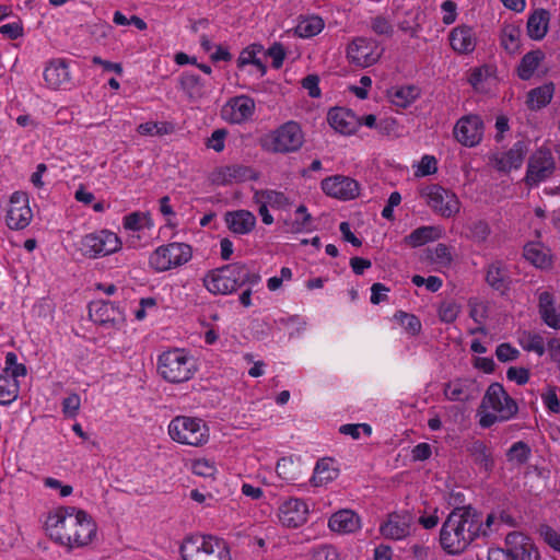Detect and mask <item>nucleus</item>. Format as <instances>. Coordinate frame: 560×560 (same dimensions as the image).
<instances>
[{
  "label": "nucleus",
  "mask_w": 560,
  "mask_h": 560,
  "mask_svg": "<svg viewBox=\"0 0 560 560\" xmlns=\"http://www.w3.org/2000/svg\"><path fill=\"white\" fill-rule=\"evenodd\" d=\"M46 530L51 539L69 548L88 546L97 526L90 514L75 506H60L47 517Z\"/></svg>",
  "instance_id": "nucleus-1"
},
{
  "label": "nucleus",
  "mask_w": 560,
  "mask_h": 560,
  "mask_svg": "<svg viewBox=\"0 0 560 560\" xmlns=\"http://www.w3.org/2000/svg\"><path fill=\"white\" fill-rule=\"evenodd\" d=\"M487 536L479 516L470 508L454 509L442 525L440 544L447 553L463 552L478 536Z\"/></svg>",
  "instance_id": "nucleus-2"
},
{
  "label": "nucleus",
  "mask_w": 560,
  "mask_h": 560,
  "mask_svg": "<svg viewBox=\"0 0 560 560\" xmlns=\"http://www.w3.org/2000/svg\"><path fill=\"white\" fill-rule=\"evenodd\" d=\"M260 276L253 272L243 262H234L209 271L203 278V285L213 294H230L244 284H257Z\"/></svg>",
  "instance_id": "nucleus-3"
},
{
  "label": "nucleus",
  "mask_w": 560,
  "mask_h": 560,
  "mask_svg": "<svg viewBox=\"0 0 560 560\" xmlns=\"http://www.w3.org/2000/svg\"><path fill=\"white\" fill-rule=\"evenodd\" d=\"M479 424L481 428H490L497 422H505L513 419L518 412V405L500 383H492L487 388L480 407Z\"/></svg>",
  "instance_id": "nucleus-4"
},
{
  "label": "nucleus",
  "mask_w": 560,
  "mask_h": 560,
  "mask_svg": "<svg viewBox=\"0 0 560 560\" xmlns=\"http://www.w3.org/2000/svg\"><path fill=\"white\" fill-rule=\"evenodd\" d=\"M184 560H232L228 544L211 535H194L180 546Z\"/></svg>",
  "instance_id": "nucleus-5"
},
{
  "label": "nucleus",
  "mask_w": 560,
  "mask_h": 560,
  "mask_svg": "<svg viewBox=\"0 0 560 560\" xmlns=\"http://www.w3.org/2000/svg\"><path fill=\"white\" fill-rule=\"evenodd\" d=\"M158 371L170 383H183L190 380L195 372V362L184 349H172L159 357Z\"/></svg>",
  "instance_id": "nucleus-6"
},
{
  "label": "nucleus",
  "mask_w": 560,
  "mask_h": 560,
  "mask_svg": "<svg viewBox=\"0 0 560 560\" xmlns=\"http://www.w3.org/2000/svg\"><path fill=\"white\" fill-rule=\"evenodd\" d=\"M168 434L177 443L202 446L209 440V428L200 418L177 416L168 424Z\"/></svg>",
  "instance_id": "nucleus-7"
},
{
  "label": "nucleus",
  "mask_w": 560,
  "mask_h": 560,
  "mask_svg": "<svg viewBox=\"0 0 560 560\" xmlns=\"http://www.w3.org/2000/svg\"><path fill=\"white\" fill-rule=\"evenodd\" d=\"M304 143V133L300 124L290 120L282 124L260 140L261 147L275 153L298 151Z\"/></svg>",
  "instance_id": "nucleus-8"
},
{
  "label": "nucleus",
  "mask_w": 560,
  "mask_h": 560,
  "mask_svg": "<svg viewBox=\"0 0 560 560\" xmlns=\"http://www.w3.org/2000/svg\"><path fill=\"white\" fill-rule=\"evenodd\" d=\"M192 250L185 243H170L159 246L149 257V265L158 272L180 267L191 259Z\"/></svg>",
  "instance_id": "nucleus-9"
},
{
  "label": "nucleus",
  "mask_w": 560,
  "mask_h": 560,
  "mask_svg": "<svg viewBox=\"0 0 560 560\" xmlns=\"http://www.w3.org/2000/svg\"><path fill=\"white\" fill-rule=\"evenodd\" d=\"M80 245L82 254L94 259L118 252L122 243L116 233L103 229L84 235Z\"/></svg>",
  "instance_id": "nucleus-10"
},
{
  "label": "nucleus",
  "mask_w": 560,
  "mask_h": 560,
  "mask_svg": "<svg viewBox=\"0 0 560 560\" xmlns=\"http://www.w3.org/2000/svg\"><path fill=\"white\" fill-rule=\"evenodd\" d=\"M420 195L432 211L443 218H452L460 210L458 197L440 185H429L421 190Z\"/></svg>",
  "instance_id": "nucleus-11"
},
{
  "label": "nucleus",
  "mask_w": 560,
  "mask_h": 560,
  "mask_svg": "<svg viewBox=\"0 0 560 560\" xmlns=\"http://www.w3.org/2000/svg\"><path fill=\"white\" fill-rule=\"evenodd\" d=\"M556 170L552 152L547 147L537 149L529 158L525 182L529 186H537L549 178Z\"/></svg>",
  "instance_id": "nucleus-12"
},
{
  "label": "nucleus",
  "mask_w": 560,
  "mask_h": 560,
  "mask_svg": "<svg viewBox=\"0 0 560 560\" xmlns=\"http://www.w3.org/2000/svg\"><path fill=\"white\" fill-rule=\"evenodd\" d=\"M382 50L376 40L366 37L354 38L347 48L349 61L358 67L366 68L378 61Z\"/></svg>",
  "instance_id": "nucleus-13"
},
{
  "label": "nucleus",
  "mask_w": 560,
  "mask_h": 560,
  "mask_svg": "<svg viewBox=\"0 0 560 560\" xmlns=\"http://www.w3.org/2000/svg\"><path fill=\"white\" fill-rule=\"evenodd\" d=\"M33 213L28 205L27 194L24 191L13 192L5 215L8 228L23 230L31 223Z\"/></svg>",
  "instance_id": "nucleus-14"
},
{
  "label": "nucleus",
  "mask_w": 560,
  "mask_h": 560,
  "mask_svg": "<svg viewBox=\"0 0 560 560\" xmlns=\"http://www.w3.org/2000/svg\"><path fill=\"white\" fill-rule=\"evenodd\" d=\"M453 135L460 144L476 147L482 140L483 121L478 115L463 116L455 124Z\"/></svg>",
  "instance_id": "nucleus-15"
},
{
  "label": "nucleus",
  "mask_w": 560,
  "mask_h": 560,
  "mask_svg": "<svg viewBox=\"0 0 560 560\" xmlns=\"http://www.w3.org/2000/svg\"><path fill=\"white\" fill-rule=\"evenodd\" d=\"M504 542V549L514 560H540V553L533 539L522 532L509 533Z\"/></svg>",
  "instance_id": "nucleus-16"
},
{
  "label": "nucleus",
  "mask_w": 560,
  "mask_h": 560,
  "mask_svg": "<svg viewBox=\"0 0 560 560\" xmlns=\"http://www.w3.org/2000/svg\"><path fill=\"white\" fill-rule=\"evenodd\" d=\"M323 191L340 200H351L359 196L360 186L357 180L343 175H335L322 180Z\"/></svg>",
  "instance_id": "nucleus-17"
},
{
  "label": "nucleus",
  "mask_w": 560,
  "mask_h": 560,
  "mask_svg": "<svg viewBox=\"0 0 560 560\" xmlns=\"http://www.w3.org/2000/svg\"><path fill=\"white\" fill-rule=\"evenodd\" d=\"M308 515L307 504L300 499H288L278 509L280 523L288 528H296L306 523Z\"/></svg>",
  "instance_id": "nucleus-18"
},
{
  "label": "nucleus",
  "mask_w": 560,
  "mask_h": 560,
  "mask_svg": "<svg viewBox=\"0 0 560 560\" xmlns=\"http://www.w3.org/2000/svg\"><path fill=\"white\" fill-rule=\"evenodd\" d=\"M256 178L254 170L241 164H231L217 167L210 175L214 185L225 186L234 183H243Z\"/></svg>",
  "instance_id": "nucleus-19"
},
{
  "label": "nucleus",
  "mask_w": 560,
  "mask_h": 560,
  "mask_svg": "<svg viewBox=\"0 0 560 560\" xmlns=\"http://www.w3.org/2000/svg\"><path fill=\"white\" fill-rule=\"evenodd\" d=\"M255 112V102L247 95L231 98L222 108V116L233 124L248 120Z\"/></svg>",
  "instance_id": "nucleus-20"
},
{
  "label": "nucleus",
  "mask_w": 560,
  "mask_h": 560,
  "mask_svg": "<svg viewBox=\"0 0 560 560\" xmlns=\"http://www.w3.org/2000/svg\"><path fill=\"white\" fill-rule=\"evenodd\" d=\"M327 120L331 128L342 135H351L361 126L360 117L352 110L336 107L328 112Z\"/></svg>",
  "instance_id": "nucleus-21"
},
{
  "label": "nucleus",
  "mask_w": 560,
  "mask_h": 560,
  "mask_svg": "<svg viewBox=\"0 0 560 560\" xmlns=\"http://www.w3.org/2000/svg\"><path fill=\"white\" fill-rule=\"evenodd\" d=\"M361 526V517L349 509L335 512L328 520L330 530L338 534H353L358 532Z\"/></svg>",
  "instance_id": "nucleus-22"
},
{
  "label": "nucleus",
  "mask_w": 560,
  "mask_h": 560,
  "mask_svg": "<svg viewBox=\"0 0 560 560\" xmlns=\"http://www.w3.org/2000/svg\"><path fill=\"white\" fill-rule=\"evenodd\" d=\"M551 14L547 9L537 8L533 10L526 22V34L532 40H541L546 37L549 25H550Z\"/></svg>",
  "instance_id": "nucleus-23"
},
{
  "label": "nucleus",
  "mask_w": 560,
  "mask_h": 560,
  "mask_svg": "<svg viewBox=\"0 0 560 560\" xmlns=\"http://www.w3.org/2000/svg\"><path fill=\"white\" fill-rule=\"evenodd\" d=\"M228 229L237 235L249 234L256 226V217L248 210L228 211L224 214Z\"/></svg>",
  "instance_id": "nucleus-24"
},
{
  "label": "nucleus",
  "mask_w": 560,
  "mask_h": 560,
  "mask_svg": "<svg viewBox=\"0 0 560 560\" xmlns=\"http://www.w3.org/2000/svg\"><path fill=\"white\" fill-rule=\"evenodd\" d=\"M44 80L46 84L57 90L70 82V72L65 59L50 60L44 70Z\"/></svg>",
  "instance_id": "nucleus-25"
},
{
  "label": "nucleus",
  "mask_w": 560,
  "mask_h": 560,
  "mask_svg": "<svg viewBox=\"0 0 560 560\" xmlns=\"http://www.w3.org/2000/svg\"><path fill=\"white\" fill-rule=\"evenodd\" d=\"M523 256L533 266L542 270L550 269L553 264L550 248L540 242L527 243Z\"/></svg>",
  "instance_id": "nucleus-26"
},
{
  "label": "nucleus",
  "mask_w": 560,
  "mask_h": 560,
  "mask_svg": "<svg viewBox=\"0 0 560 560\" xmlns=\"http://www.w3.org/2000/svg\"><path fill=\"white\" fill-rule=\"evenodd\" d=\"M90 318L98 325L115 324L121 313L114 304L107 301H94L89 305Z\"/></svg>",
  "instance_id": "nucleus-27"
},
{
  "label": "nucleus",
  "mask_w": 560,
  "mask_h": 560,
  "mask_svg": "<svg viewBox=\"0 0 560 560\" xmlns=\"http://www.w3.org/2000/svg\"><path fill=\"white\" fill-rule=\"evenodd\" d=\"M409 528V516L392 513L387 521L381 525L380 532L385 538L399 540L408 536Z\"/></svg>",
  "instance_id": "nucleus-28"
},
{
  "label": "nucleus",
  "mask_w": 560,
  "mask_h": 560,
  "mask_svg": "<svg viewBox=\"0 0 560 560\" xmlns=\"http://www.w3.org/2000/svg\"><path fill=\"white\" fill-rule=\"evenodd\" d=\"M486 282L495 291L504 293L510 285V276L506 265L502 260H494L487 266Z\"/></svg>",
  "instance_id": "nucleus-29"
},
{
  "label": "nucleus",
  "mask_w": 560,
  "mask_h": 560,
  "mask_svg": "<svg viewBox=\"0 0 560 560\" xmlns=\"http://www.w3.org/2000/svg\"><path fill=\"white\" fill-rule=\"evenodd\" d=\"M556 91L553 82H547L527 92L526 106L529 110L537 112L550 104Z\"/></svg>",
  "instance_id": "nucleus-30"
},
{
  "label": "nucleus",
  "mask_w": 560,
  "mask_h": 560,
  "mask_svg": "<svg viewBox=\"0 0 560 560\" xmlns=\"http://www.w3.org/2000/svg\"><path fill=\"white\" fill-rule=\"evenodd\" d=\"M538 312L542 322L550 328L560 330V311L555 305L553 295L544 291L538 296Z\"/></svg>",
  "instance_id": "nucleus-31"
},
{
  "label": "nucleus",
  "mask_w": 560,
  "mask_h": 560,
  "mask_svg": "<svg viewBox=\"0 0 560 560\" xmlns=\"http://www.w3.org/2000/svg\"><path fill=\"white\" fill-rule=\"evenodd\" d=\"M475 392V382L468 378H456L445 384L444 395L450 401H467Z\"/></svg>",
  "instance_id": "nucleus-32"
},
{
  "label": "nucleus",
  "mask_w": 560,
  "mask_h": 560,
  "mask_svg": "<svg viewBox=\"0 0 560 560\" xmlns=\"http://www.w3.org/2000/svg\"><path fill=\"white\" fill-rule=\"evenodd\" d=\"M527 152L528 142L525 140L516 141L512 148L498 160L499 170L506 172L512 168H520Z\"/></svg>",
  "instance_id": "nucleus-33"
},
{
  "label": "nucleus",
  "mask_w": 560,
  "mask_h": 560,
  "mask_svg": "<svg viewBox=\"0 0 560 560\" xmlns=\"http://www.w3.org/2000/svg\"><path fill=\"white\" fill-rule=\"evenodd\" d=\"M452 48L459 54H469L476 47V37L469 26L455 27L450 34Z\"/></svg>",
  "instance_id": "nucleus-34"
},
{
  "label": "nucleus",
  "mask_w": 560,
  "mask_h": 560,
  "mask_svg": "<svg viewBox=\"0 0 560 560\" xmlns=\"http://www.w3.org/2000/svg\"><path fill=\"white\" fill-rule=\"evenodd\" d=\"M545 57V52L539 48L526 52L515 69L517 77L523 81L530 80Z\"/></svg>",
  "instance_id": "nucleus-35"
},
{
  "label": "nucleus",
  "mask_w": 560,
  "mask_h": 560,
  "mask_svg": "<svg viewBox=\"0 0 560 560\" xmlns=\"http://www.w3.org/2000/svg\"><path fill=\"white\" fill-rule=\"evenodd\" d=\"M522 31L514 23L504 24L500 32V45L509 54L515 55L521 49Z\"/></svg>",
  "instance_id": "nucleus-36"
},
{
  "label": "nucleus",
  "mask_w": 560,
  "mask_h": 560,
  "mask_svg": "<svg viewBox=\"0 0 560 560\" xmlns=\"http://www.w3.org/2000/svg\"><path fill=\"white\" fill-rule=\"evenodd\" d=\"M476 465L489 472L494 466V460L490 447L485 442L476 440L467 448Z\"/></svg>",
  "instance_id": "nucleus-37"
},
{
  "label": "nucleus",
  "mask_w": 560,
  "mask_h": 560,
  "mask_svg": "<svg viewBox=\"0 0 560 560\" xmlns=\"http://www.w3.org/2000/svg\"><path fill=\"white\" fill-rule=\"evenodd\" d=\"M339 470L334 466L330 458H323L317 462L311 482L315 487H322L331 482L338 477Z\"/></svg>",
  "instance_id": "nucleus-38"
},
{
  "label": "nucleus",
  "mask_w": 560,
  "mask_h": 560,
  "mask_svg": "<svg viewBox=\"0 0 560 560\" xmlns=\"http://www.w3.org/2000/svg\"><path fill=\"white\" fill-rule=\"evenodd\" d=\"M442 236L440 226H420L405 237V243L411 247H419Z\"/></svg>",
  "instance_id": "nucleus-39"
},
{
  "label": "nucleus",
  "mask_w": 560,
  "mask_h": 560,
  "mask_svg": "<svg viewBox=\"0 0 560 560\" xmlns=\"http://www.w3.org/2000/svg\"><path fill=\"white\" fill-rule=\"evenodd\" d=\"M295 218L288 219L284 221V231L287 233H301L303 231H310L313 218L307 212V208L301 205L295 210Z\"/></svg>",
  "instance_id": "nucleus-40"
},
{
  "label": "nucleus",
  "mask_w": 560,
  "mask_h": 560,
  "mask_svg": "<svg viewBox=\"0 0 560 560\" xmlns=\"http://www.w3.org/2000/svg\"><path fill=\"white\" fill-rule=\"evenodd\" d=\"M180 89L191 100H199L206 95V89L199 75L184 72L179 78Z\"/></svg>",
  "instance_id": "nucleus-41"
},
{
  "label": "nucleus",
  "mask_w": 560,
  "mask_h": 560,
  "mask_svg": "<svg viewBox=\"0 0 560 560\" xmlns=\"http://www.w3.org/2000/svg\"><path fill=\"white\" fill-rule=\"evenodd\" d=\"M20 385L18 377L9 373L0 374V404L9 405L19 396Z\"/></svg>",
  "instance_id": "nucleus-42"
},
{
  "label": "nucleus",
  "mask_w": 560,
  "mask_h": 560,
  "mask_svg": "<svg viewBox=\"0 0 560 560\" xmlns=\"http://www.w3.org/2000/svg\"><path fill=\"white\" fill-rule=\"evenodd\" d=\"M324 26V20L318 15L301 18L295 26V34L302 38H311L319 34Z\"/></svg>",
  "instance_id": "nucleus-43"
},
{
  "label": "nucleus",
  "mask_w": 560,
  "mask_h": 560,
  "mask_svg": "<svg viewBox=\"0 0 560 560\" xmlns=\"http://www.w3.org/2000/svg\"><path fill=\"white\" fill-rule=\"evenodd\" d=\"M262 50V46L260 45H250L243 49L237 59V67L243 68L247 65H254L257 70L260 72V75L266 73V66L264 62L257 57V54Z\"/></svg>",
  "instance_id": "nucleus-44"
},
{
  "label": "nucleus",
  "mask_w": 560,
  "mask_h": 560,
  "mask_svg": "<svg viewBox=\"0 0 560 560\" xmlns=\"http://www.w3.org/2000/svg\"><path fill=\"white\" fill-rule=\"evenodd\" d=\"M256 201H262L272 208H285L290 205L289 199L283 192L276 190H261L255 192Z\"/></svg>",
  "instance_id": "nucleus-45"
},
{
  "label": "nucleus",
  "mask_w": 560,
  "mask_h": 560,
  "mask_svg": "<svg viewBox=\"0 0 560 560\" xmlns=\"http://www.w3.org/2000/svg\"><path fill=\"white\" fill-rule=\"evenodd\" d=\"M532 450L523 441L515 442L506 452V458L510 463L517 466L526 464L530 457Z\"/></svg>",
  "instance_id": "nucleus-46"
},
{
  "label": "nucleus",
  "mask_w": 560,
  "mask_h": 560,
  "mask_svg": "<svg viewBox=\"0 0 560 560\" xmlns=\"http://www.w3.org/2000/svg\"><path fill=\"white\" fill-rule=\"evenodd\" d=\"M460 310L462 307L456 301L444 300L438 307L439 319L445 324L454 323L457 319Z\"/></svg>",
  "instance_id": "nucleus-47"
},
{
  "label": "nucleus",
  "mask_w": 560,
  "mask_h": 560,
  "mask_svg": "<svg viewBox=\"0 0 560 560\" xmlns=\"http://www.w3.org/2000/svg\"><path fill=\"white\" fill-rule=\"evenodd\" d=\"M467 237L476 243H483L488 240L491 229L487 221L475 220L467 225Z\"/></svg>",
  "instance_id": "nucleus-48"
},
{
  "label": "nucleus",
  "mask_w": 560,
  "mask_h": 560,
  "mask_svg": "<svg viewBox=\"0 0 560 560\" xmlns=\"http://www.w3.org/2000/svg\"><path fill=\"white\" fill-rule=\"evenodd\" d=\"M394 317L411 336H417L421 331L422 325L416 315L406 313L404 311H398Z\"/></svg>",
  "instance_id": "nucleus-49"
},
{
  "label": "nucleus",
  "mask_w": 560,
  "mask_h": 560,
  "mask_svg": "<svg viewBox=\"0 0 560 560\" xmlns=\"http://www.w3.org/2000/svg\"><path fill=\"white\" fill-rule=\"evenodd\" d=\"M152 225L150 215L143 212H132L124 218V228L130 231H140Z\"/></svg>",
  "instance_id": "nucleus-50"
},
{
  "label": "nucleus",
  "mask_w": 560,
  "mask_h": 560,
  "mask_svg": "<svg viewBox=\"0 0 560 560\" xmlns=\"http://www.w3.org/2000/svg\"><path fill=\"white\" fill-rule=\"evenodd\" d=\"M539 537L552 550L560 552V532L548 524H540L538 529Z\"/></svg>",
  "instance_id": "nucleus-51"
},
{
  "label": "nucleus",
  "mask_w": 560,
  "mask_h": 560,
  "mask_svg": "<svg viewBox=\"0 0 560 560\" xmlns=\"http://www.w3.org/2000/svg\"><path fill=\"white\" fill-rule=\"evenodd\" d=\"M418 96V89L415 86H404L398 89L393 95V103L400 107H407Z\"/></svg>",
  "instance_id": "nucleus-52"
},
{
  "label": "nucleus",
  "mask_w": 560,
  "mask_h": 560,
  "mask_svg": "<svg viewBox=\"0 0 560 560\" xmlns=\"http://www.w3.org/2000/svg\"><path fill=\"white\" fill-rule=\"evenodd\" d=\"M370 27L377 35L390 37L394 34L393 24L387 18L383 15L372 18L370 22Z\"/></svg>",
  "instance_id": "nucleus-53"
},
{
  "label": "nucleus",
  "mask_w": 560,
  "mask_h": 560,
  "mask_svg": "<svg viewBox=\"0 0 560 560\" xmlns=\"http://www.w3.org/2000/svg\"><path fill=\"white\" fill-rule=\"evenodd\" d=\"M2 373H9L15 377L25 376L27 371L24 364L18 363V357L14 352L5 354V368Z\"/></svg>",
  "instance_id": "nucleus-54"
},
{
  "label": "nucleus",
  "mask_w": 560,
  "mask_h": 560,
  "mask_svg": "<svg viewBox=\"0 0 560 560\" xmlns=\"http://www.w3.org/2000/svg\"><path fill=\"white\" fill-rule=\"evenodd\" d=\"M469 316L477 323L482 324L488 317V306L486 303L480 302L476 299H470L468 302Z\"/></svg>",
  "instance_id": "nucleus-55"
},
{
  "label": "nucleus",
  "mask_w": 560,
  "mask_h": 560,
  "mask_svg": "<svg viewBox=\"0 0 560 560\" xmlns=\"http://www.w3.org/2000/svg\"><path fill=\"white\" fill-rule=\"evenodd\" d=\"M192 472L201 477H213L217 472L214 463L210 459L199 458L191 465Z\"/></svg>",
  "instance_id": "nucleus-56"
},
{
  "label": "nucleus",
  "mask_w": 560,
  "mask_h": 560,
  "mask_svg": "<svg viewBox=\"0 0 560 560\" xmlns=\"http://www.w3.org/2000/svg\"><path fill=\"white\" fill-rule=\"evenodd\" d=\"M526 343L522 341L523 349L526 351L536 352L538 355L545 353V341L544 338L538 334H525Z\"/></svg>",
  "instance_id": "nucleus-57"
},
{
  "label": "nucleus",
  "mask_w": 560,
  "mask_h": 560,
  "mask_svg": "<svg viewBox=\"0 0 560 560\" xmlns=\"http://www.w3.org/2000/svg\"><path fill=\"white\" fill-rule=\"evenodd\" d=\"M138 132L142 136L165 135L168 132V125L165 122L148 121L138 126Z\"/></svg>",
  "instance_id": "nucleus-58"
},
{
  "label": "nucleus",
  "mask_w": 560,
  "mask_h": 560,
  "mask_svg": "<svg viewBox=\"0 0 560 560\" xmlns=\"http://www.w3.org/2000/svg\"><path fill=\"white\" fill-rule=\"evenodd\" d=\"M80 406V396L73 393L62 400V412L67 418H74L79 412Z\"/></svg>",
  "instance_id": "nucleus-59"
},
{
  "label": "nucleus",
  "mask_w": 560,
  "mask_h": 560,
  "mask_svg": "<svg viewBox=\"0 0 560 560\" xmlns=\"http://www.w3.org/2000/svg\"><path fill=\"white\" fill-rule=\"evenodd\" d=\"M361 431H363V433L369 436L372 433V428L368 423H358L343 424L339 429L340 433L345 435H350L354 440L360 438Z\"/></svg>",
  "instance_id": "nucleus-60"
},
{
  "label": "nucleus",
  "mask_w": 560,
  "mask_h": 560,
  "mask_svg": "<svg viewBox=\"0 0 560 560\" xmlns=\"http://www.w3.org/2000/svg\"><path fill=\"white\" fill-rule=\"evenodd\" d=\"M541 399L547 407L553 413L560 412V400L557 396V387L549 386L546 393L541 394Z\"/></svg>",
  "instance_id": "nucleus-61"
},
{
  "label": "nucleus",
  "mask_w": 560,
  "mask_h": 560,
  "mask_svg": "<svg viewBox=\"0 0 560 560\" xmlns=\"http://www.w3.org/2000/svg\"><path fill=\"white\" fill-rule=\"evenodd\" d=\"M311 560H338V553L334 547L320 545L313 548Z\"/></svg>",
  "instance_id": "nucleus-62"
},
{
  "label": "nucleus",
  "mask_w": 560,
  "mask_h": 560,
  "mask_svg": "<svg viewBox=\"0 0 560 560\" xmlns=\"http://www.w3.org/2000/svg\"><path fill=\"white\" fill-rule=\"evenodd\" d=\"M495 355L501 362L514 361L518 358L520 351L510 343H501L497 347Z\"/></svg>",
  "instance_id": "nucleus-63"
},
{
  "label": "nucleus",
  "mask_w": 560,
  "mask_h": 560,
  "mask_svg": "<svg viewBox=\"0 0 560 560\" xmlns=\"http://www.w3.org/2000/svg\"><path fill=\"white\" fill-rule=\"evenodd\" d=\"M509 381L515 382L517 385H524L529 380V370L526 368L511 366L506 371Z\"/></svg>",
  "instance_id": "nucleus-64"
}]
</instances>
